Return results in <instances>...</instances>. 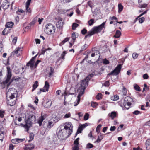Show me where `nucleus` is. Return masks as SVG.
<instances>
[{
  "label": "nucleus",
  "instance_id": "nucleus-1",
  "mask_svg": "<svg viewBox=\"0 0 150 150\" xmlns=\"http://www.w3.org/2000/svg\"><path fill=\"white\" fill-rule=\"evenodd\" d=\"M92 75H90L87 76L84 80H82L81 82L80 86L79 88L78 89L79 91L80 90V91L79 92L78 95L77 96V104L74 105V106H76L79 103L80 99V97L83 94L86 88V86L87 85L89 80L91 78Z\"/></svg>",
  "mask_w": 150,
  "mask_h": 150
},
{
  "label": "nucleus",
  "instance_id": "nucleus-2",
  "mask_svg": "<svg viewBox=\"0 0 150 150\" xmlns=\"http://www.w3.org/2000/svg\"><path fill=\"white\" fill-rule=\"evenodd\" d=\"M7 77L6 78V79L1 84L4 86L2 87L3 88H4L5 86H6V88L8 89L9 86L13 80H14L16 81H18L20 78H13L10 80V81L11 76V73L10 68L9 67H7Z\"/></svg>",
  "mask_w": 150,
  "mask_h": 150
},
{
  "label": "nucleus",
  "instance_id": "nucleus-3",
  "mask_svg": "<svg viewBox=\"0 0 150 150\" xmlns=\"http://www.w3.org/2000/svg\"><path fill=\"white\" fill-rule=\"evenodd\" d=\"M106 21L103 22V23L98 26L95 27L93 28L91 31L87 33V34L85 36V38L90 37L95 33H97L100 32L103 28H105V25Z\"/></svg>",
  "mask_w": 150,
  "mask_h": 150
},
{
  "label": "nucleus",
  "instance_id": "nucleus-4",
  "mask_svg": "<svg viewBox=\"0 0 150 150\" xmlns=\"http://www.w3.org/2000/svg\"><path fill=\"white\" fill-rule=\"evenodd\" d=\"M46 28L45 29V31L46 33L49 35L52 33V31L54 33L55 32V27L51 24H48L45 26Z\"/></svg>",
  "mask_w": 150,
  "mask_h": 150
},
{
  "label": "nucleus",
  "instance_id": "nucleus-5",
  "mask_svg": "<svg viewBox=\"0 0 150 150\" xmlns=\"http://www.w3.org/2000/svg\"><path fill=\"white\" fill-rule=\"evenodd\" d=\"M133 101V99L129 96H127L125 98L123 105L127 109L129 108V107H127L126 106H130L131 105V103Z\"/></svg>",
  "mask_w": 150,
  "mask_h": 150
},
{
  "label": "nucleus",
  "instance_id": "nucleus-6",
  "mask_svg": "<svg viewBox=\"0 0 150 150\" xmlns=\"http://www.w3.org/2000/svg\"><path fill=\"white\" fill-rule=\"evenodd\" d=\"M122 68V65L121 64H119L110 73H109L108 75H108H117L119 73L120 71V70Z\"/></svg>",
  "mask_w": 150,
  "mask_h": 150
},
{
  "label": "nucleus",
  "instance_id": "nucleus-7",
  "mask_svg": "<svg viewBox=\"0 0 150 150\" xmlns=\"http://www.w3.org/2000/svg\"><path fill=\"white\" fill-rule=\"evenodd\" d=\"M72 128L71 124L70 123H66L64 127V130H66V132H67L69 135H70L72 132Z\"/></svg>",
  "mask_w": 150,
  "mask_h": 150
},
{
  "label": "nucleus",
  "instance_id": "nucleus-8",
  "mask_svg": "<svg viewBox=\"0 0 150 150\" xmlns=\"http://www.w3.org/2000/svg\"><path fill=\"white\" fill-rule=\"evenodd\" d=\"M16 91L14 88H9L7 92V94L8 95H10V98H15L14 93Z\"/></svg>",
  "mask_w": 150,
  "mask_h": 150
},
{
  "label": "nucleus",
  "instance_id": "nucleus-9",
  "mask_svg": "<svg viewBox=\"0 0 150 150\" xmlns=\"http://www.w3.org/2000/svg\"><path fill=\"white\" fill-rule=\"evenodd\" d=\"M25 124L23 126L26 129V131H28L29 130V128L32 126V124L33 123L31 122L30 120L28 118L25 121Z\"/></svg>",
  "mask_w": 150,
  "mask_h": 150
},
{
  "label": "nucleus",
  "instance_id": "nucleus-10",
  "mask_svg": "<svg viewBox=\"0 0 150 150\" xmlns=\"http://www.w3.org/2000/svg\"><path fill=\"white\" fill-rule=\"evenodd\" d=\"M37 55H36L34 57L32 58L30 61L27 64V66H30L31 68H33L34 66V64L35 62V59Z\"/></svg>",
  "mask_w": 150,
  "mask_h": 150
},
{
  "label": "nucleus",
  "instance_id": "nucleus-11",
  "mask_svg": "<svg viewBox=\"0 0 150 150\" xmlns=\"http://www.w3.org/2000/svg\"><path fill=\"white\" fill-rule=\"evenodd\" d=\"M37 55H36L34 57L32 58L30 61L27 64V66H30L31 68H33L34 66V64L35 62V59Z\"/></svg>",
  "mask_w": 150,
  "mask_h": 150
},
{
  "label": "nucleus",
  "instance_id": "nucleus-12",
  "mask_svg": "<svg viewBox=\"0 0 150 150\" xmlns=\"http://www.w3.org/2000/svg\"><path fill=\"white\" fill-rule=\"evenodd\" d=\"M49 87V85L47 81H45V84L43 88H41L40 89V91L45 92L46 91H47Z\"/></svg>",
  "mask_w": 150,
  "mask_h": 150
},
{
  "label": "nucleus",
  "instance_id": "nucleus-13",
  "mask_svg": "<svg viewBox=\"0 0 150 150\" xmlns=\"http://www.w3.org/2000/svg\"><path fill=\"white\" fill-rule=\"evenodd\" d=\"M63 24L64 23L62 21V18H61L60 19L57 23L56 26L57 28L60 29L62 28Z\"/></svg>",
  "mask_w": 150,
  "mask_h": 150
},
{
  "label": "nucleus",
  "instance_id": "nucleus-14",
  "mask_svg": "<svg viewBox=\"0 0 150 150\" xmlns=\"http://www.w3.org/2000/svg\"><path fill=\"white\" fill-rule=\"evenodd\" d=\"M25 139H12L11 142L12 143L14 144H17L24 141Z\"/></svg>",
  "mask_w": 150,
  "mask_h": 150
},
{
  "label": "nucleus",
  "instance_id": "nucleus-15",
  "mask_svg": "<svg viewBox=\"0 0 150 150\" xmlns=\"http://www.w3.org/2000/svg\"><path fill=\"white\" fill-rule=\"evenodd\" d=\"M31 0H27V1L26 3L25 7L26 8V10L27 12L30 13L31 12L30 9L29 7V6L30 4Z\"/></svg>",
  "mask_w": 150,
  "mask_h": 150
},
{
  "label": "nucleus",
  "instance_id": "nucleus-16",
  "mask_svg": "<svg viewBox=\"0 0 150 150\" xmlns=\"http://www.w3.org/2000/svg\"><path fill=\"white\" fill-rule=\"evenodd\" d=\"M14 98H10L9 100H8L7 103L8 105L11 106L14 105L16 103V101L15 100H13V99Z\"/></svg>",
  "mask_w": 150,
  "mask_h": 150
},
{
  "label": "nucleus",
  "instance_id": "nucleus-17",
  "mask_svg": "<svg viewBox=\"0 0 150 150\" xmlns=\"http://www.w3.org/2000/svg\"><path fill=\"white\" fill-rule=\"evenodd\" d=\"M34 147V145L33 144H30L24 147V149L25 150H32Z\"/></svg>",
  "mask_w": 150,
  "mask_h": 150
},
{
  "label": "nucleus",
  "instance_id": "nucleus-18",
  "mask_svg": "<svg viewBox=\"0 0 150 150\" xmlns=\"http://www.w3.org/2000/svg\"><path fill=\"white\" fill-rule=\"evenodd\" d=\"M10 5L9 3L8 2V1H5V2L3 3L2 5V6L3 7V8L5 9H7Z\"/></svg>",
  "mask_w": 150,
  "mask_h": 150
},
{
  "label": "nucleus",
  "instance_id": "nucleus-19",
  "mask_svg": "<svg viewBox=\"0 0 150 150\" xmlns=\"http://www.w3.org/2000/svg\"><path fill=\"white\" fill-rule=\"evenodd\" d=\"M20 49V48L19 47L16 48L15 50L11 53V56H14L15 54H16L18 57L19 55V54H18V52L19 51Z\"/></svg>",
  "mask_w": 150,
  "mask_h": 150
},
{
  "label": "nucleus",
  "instance_id": "nucleus-20",
  "mask_svg": "<svg viewBox=\"0 0 150 150\" xmlns=\"http://www.w3.org/2000/svg\"><path fill=\"white\" fill-rule=\"evenodd\" d=\"M28 119L30 120L31 122H32L33 123H34L35 120V116L32 114L28 116Z\"/></svg>",
  "mask_w": 150,
  "mask_h": 150
},
{
  "label": "nucleus",
  "instance_id": "nucleus-21",
  "mask_svg": "<svg viewBox=\"0 0 150 150\" xmlns=\"http://www.w3.org/2000/svg\"><path fill=\"white\" fill-rule=\"evenodd\" d=\"M121 33L120 31L118 30H117L115 34L114 35V37L116 38H118L121 36Z\"/></svg>",
  "mask_w": 150,
  "mask_h": 150
},
{
  "label": "nucleus",
  "instance_id": "nucleus-22",
  "mask_svg": "<svg viewBox=\"0 0 150 150\" xmlns=\"http://www.w3.org/2000/svg\"><path fill=\"white\" fill-rule=\"evenodd\" d=\"M146 145L147 149H150V139H149L147 140L146 143Z\"/></svg>",
  "mask_w": 150,
  "mask_h": 150
},
{
  "label": "nucleus",
  "instance_id": "nucleus-23",
  "mask_svg": "<svg viewBox=\"0 0 150 150\" xmlns=\"http://www.w3.org/2000/svg\"><path fill=\"white\" fill-rule=\"evenodd\" d=\"M108 115L112 119H113L116 116V113L115 111H113L111 112L110 115L109 114Z\"/></svg>",
  "mask_w": 150,
  "mask_h": 150
},
{
  "label": "nucleus",
  "instance_id": "nucleus-24",
  "mask_svg": "<svg viewBox=\"0 0 150 150\" xmlns=\"http://www.w3.org/2000/svg\"><path fill=\"white\" fill-rule=\"evenodd\" d=\"M52 102L50 100L46 102L45 104V107L46 108H48L50 107L51 105Z\"/></svg>",
  "mask_w": 150,
  "mask_h": 150
},
{
  "label": "nucleus",
  "instance_id": "nucleus-25",
  "mask_svg": "<svg viewBox=\"0 0 150 150\" xmlns=\"http://www.w3.org/2000/svg\"><path fill=\"white\" fill-rule=\"evenodd\" d=\"M44 119L43 116H41L39 118L38 121V123L39 124V126H41L42 125V122Z\"/></svg>",
  "mask_w": 150,
  "mask_h": 150
},
{
  "label": "nucleus",
  "instance_id": "nucleus-26",
  "mask_svg": "<svg viewBox=\"0 0 150 150\" xmlns=\"http://www.w3.org/2000/svg\"><path fill=\"white\" fill-rule=\"evenodd\" d=\"M38 81H35V83L34 84L33 86V89L32 91H33L38 86Z\"/></svg>",
  "mask_w": 150,
  "mask_h": 150
},
{
  "label": "nucleus",
  "instance_id": "nucleus-27",
  "mask_svg": "<svg viewBox=\"0 0 150 150\" xmlns=\"http://www.w3.org/2000/svg\"><path fill=\"white\" fill-rule=\"evenodd\" d=\"M13 24L11 22H8L6 23L5 26L7 28H11L13 26Z\"/></svg>",
  "mask_w": 150,
  "mask_h": 150
},
{
  "label": "nucleus",
  "instance_id": "nucleus-28",
  "mask_svg": "<svg viewBox=\"0 0 150 150\" xmlns=\"http://www.w3.org/2000/svg\"><path fill=\"white\" fill-rule=\"evenodd\" d=\"M51 50V49L50 48H45L44 47H43V48L42 49V52L40 54H44L46 51L47 50Z\"/></svg>",
  "mask_w": 150,
  "mask_h": 150
},
{
  "label": "nucleus",
  "instance_id": "nucleus-29",
  "mask_svg": "<svg viewBox=\"0 0 150 150\" xmlns=\"http://www.w3.org/2000/svg\"><path fill=\"white\" fill-rule=\"evenodd\" d=\"M118 11L119 13H120L123 10V6L121 4H119L118 5Z\"/></svg>",
  "mask_w": 150,
  "mask_h": 150
},
{
  "label": "nucleus",
  "instance_id": "nucleus-30",
  "mask_svg": "<svg viewBox=\"0 0 150 150\" xmlns=\"http://www.w3.org/2000/svg\"><path fill=\"white\" fill-rule=\"evenodd\" d=\"M6 27L4 29L3 31L2 32V34L3 35H5L8 33V29Z\"/></svg>",
  "mask_w": 150,
  "mask_h": 150
},
{
  "label": "nucleus",
  "instance_id": "nucleus-31",
  "mask_svg": "<svg viewBox=\"0 0 150 150\" xmlns=\"http://www.w3.org/2000/svg\"><path fill=\"white\" fill-rule=\"evenodd\" d=\"M50 71L49 72V76H51L54 73V69L52 67H50Z\"/></svg>",
  "mask_w": 150,
  "mask_h": 150
},
{
  "label": "nucleus",
  "instance_id": "nucleus-32",
  "mask_svg": "<svg viewBox=\"0 0 150 150\" xmlns=\"http://www.w3.org/2000/svg\"><path fill=\"white\" fill-rule=\"evenodd\" d=\"M4 132L0 131V140L3 141L4 138Z\"/></svg>",
  "mask_w": 150,
  "mask_h": 150
},
{
  "label": "nucleus",
  "instance_id": "nucleus-33",
  "mask_svg": "<svg viewBox=\"0 0 150 150\" xmlns=\"http://www.w3.org/2000/svg\"><path fill=\"white\" fill-rule=\"evenodd\" d=\"M79 138H77L74 142V144L75 146H78L79 145Z\"/></svg>",
  "mask_w": 150,
  "mask_h": 150
},
{
  "label": "nucleus",
  "instance_id": "nucleus-34",
  "mask_svg": "<svg viewBox=\"0 0 150 150\" xmlns=\"http://www.w3.org/2000/svg\"><path fill=\"white\" fill-rule=\"evenodd\" d=\"M82 130H83V129L82 128H81V127H80V126L79 127L78 130H77V132L76 133V134L75 137H76V136H77V135L78 134L80 133H81V131Z\"/></svg>",
  "mask_w": 150,
  "mask_h": 150
},
{
  "label": "nucleus",
  "instance_id": "nucleus-35",
  "mask_svg": "<svg viewBox=\"0 0 150 150\" xmlns=\"http://www.w3.org/2000/svg\"><path fill=\"white\" fill-rule=\"evenodd\" d=\"M134 89L138 91H140V88L139 87V86L136 84H134Z\"/></svg>",
  "mask_w": 150,
  "mask_h": 150
},
{
  "label": "nucleus",
  "instance_id": "nucleus-36",
  "mask_svg": "<svg viewBox=\"0 0 150 150\" xmlns=\"http://www.w3.org/2000/svg\"><path fill=\"white\" fill-rule=\"evenodd\" d=\"M53 125L54 124L53 122H49L47 125V127L48 128L50 129L51 127L53 126Z\"/></svg>",
  "mask_w": 150,
  "mask_h": 150
},
{
  "label": "nucleus",
  "instance_id": "nucleus-37",
  "mask_svg": "<svg viewBox=\"0 0 150 150\" xmlns=\"http://www.w3.org/2000/svg\"><path fill=\"white\" fill-rule=\"evenodd\" d=\"M93 145L92 144L88 143L87 145L86 146V149H89L93 148Z\"/></svg>",
  "mask_w": 150,
  "mask_h": 150
},
{
  "label": "nucleus",
  "instance_id": "nucleus-38",
  "mask_svg": "<svg viewBox=\"0 0 150 150\" xmlns=\"http://www.w3.org/2000/svg\"><path fill=\"white\" fill-rule=\"evenodd\" d=\"M4 110H0V117L1 118H3L4 117Z\"/></svg>",
  "mask_w": 150,
  "mask_h": 150
},
{
  "label": "nucleus",
  "instance_id": "nucleus-39",
  "mask_svg": "<svg viewBox=\"0 0 150 150\" xmlns=\"http://www.w3.org/2000/svg\"><path fill=\"white\" fill-rule=\"evenodd\" d=\"M79 26V25L76 23H74L72 25V29L75 30L76 28Z\"/></svg>",
  "mask_w": 150,
  "mask_h": 150
},
{
  "label": "nucleus",
  "instance_id": "nucleus-40",
  "mask_svg": "<svg viewBox=\"0 0 150 150\" xmlns=\"http://www.w3.org/2000/svg\"><path fill=\"white\" fill-rule=\"evenodd\" d=\"M76 38V35L75 34V33H73L72 35V40H73V42H74Z\"/></svg>",
  "mask_w": 150,
  "mask_h": 150
},
{
  "label": "nucleus",
  "instance_id": "nucleus-41",
  "mask_svg": "<svg viewBox=\"0 0 150 150\" xmlns=\"http://www.w3.org/2000/svg\"><path fill=\"white\" fill-rule=\"evenodd\" d=\"M98 105V103L96 102H92L91 103V105L93 108L96 107Z\"/></svg>",
  "mask_w": 150,
  "mask_h": 150
},
{
  "label": "nucleus",
  "instance_id": "nucleus-42",
  "mask_svg": "<svg viewBox=\"0 0 150 150\" xmlns=\"http://www.w3.org/2000/svg\"><path fill=\"white\" fill-rule=\"evenodd\" d=\"M102 125L101 124L99 125L96 128V131L98 133H99L100 132V129Z\"/></svg>",
  "mask_w": 150,
  "mask_h": 150
},
{
  "label": "nucleus",
  "instance_id": "nucleus-43",
  "mask_svg": "<svg viewBox=\"0 0 150 150\" xmlns=\"http://www.w3.org/2000/svg\"><path fill=\"white\" fill-rule=\"evenodd\" d=\"M138 56V54L136 53H134L132 54V57L133 58L135 59H137Z\"/></svg>",
  "mask_w": 150,
  "mask_h": 150
},
{
  "label": "nucleus",
  "instance_id": "nucleus-44",
  "mask_svg": "<svg viewBox=\"0 0 150 150\" xmlns=\"http://www.w3.org/2000/svg\"><path fill=\"white\" fill-rule=\"evenodd\" d=\"M94 23V19H91L88 21L89 25L90 26L92 25Z\"/></svg>",
  "mask_w": 150,
  "mask_h": 150
},
{
  "label": "nucleus",
  "instance_id": "nucleus-45",
  "mask_svg": "<svg viewBox=\"0 0 150 150\" xmlns=\"http://www.w3.org/2000/svg\"><path fill=\"white\" fill-rule=\"evenodd\" d=\"M144 18L143 17L139 19V23H142L144 21Z\"/></svg>",
  "mask_w": 150,
  "mask_h": 150
},
{
  "label": "nucleus",
  "instance_id": "nucleus-46",
  "mask_svg": "<svg viewBox=\"0 0 150 150\" xmlns=\"http://www.w3.org/2000/svg\"><path fill=\"white\" fill-rule=\"evenodd\" d=\"M96 98L98 100L102 98V95L100 93H98L96 96Z\"/></svg>",
  "mask_w": 150,
  "mask_h": 150
},
{
  "label": "nucleus",
  "instance_id": "nucleus-47",
  "mask_svg": "<svg viewBox=\"0 0 150 150\" xmlns=\"http://www.w3.org/2000/svg\"><path fill=\"white\" fill-rule=\"evenodd\" d=\"M122 93L123 94V95L124 96L126 95L127 93V91L126 89L125 88H123V89L122 91Z\"/></svg>",
  "mask_w": 150,
  "mask_h": 150
},
{
  "label": "nucleus",
  "instance_id": "nucleus-48",
  "mask_svg": "<svg viewBox=\"0 0 150 150\" xmlns=\"http://www.w3.org/2000/svg\"><path fill=\"white\" fill-rule=\"evenodd\" d=\"M33 136L34 135L33 133H31L30 134V140H28V142H30L32 140H33Z\"/></svg>",
  "mask_w": 150,
  "mask_h": 150
},
{
  "label": "nucleus",
  "instance_id": "nucleus-49",
  "mask_svg": "<svg viewBox=\"0 0 150 150\" xmlns=\"http://www.w3.org/2000/svg\"><path fill=\"white\" fill-rule=\"evenodd\" d=\"M89 115L88 113H86L84 116V120H87L89 118Z\"/></svg>",
  "mask_w": 150,
  "mask_h": 150
},
{
  "label": "nucleus",
  "instance_id": "nucleus-50",
  "mask_svg": "<svg viewBox=\"0 0 150 150\" xmlns=\"http://www.w3.org/2000/svg\"><path fill=\"white\" fill-rule=\"evenodd\" d=\"M69 38H65L64 40L62 42V43H61V44H63L65 43L68 41L69 40Z\"/></svg>",
  "mask_w": 150,
  "mask_h": 150
},
{
  "label": "nucleus",
  "instance_id": "nucleus-51",
  "mask_svg": "<svg viewBox=\"0 0 150 150\" xmlns=\"http://www.w3.org/2000/svg\"><path fill=\"white\" fill-rule=\"evenodd\" d=\"M67 53L66 52V51H64L63 52V53L61 55V57L62 59H64V56H65V54Z\"/></svg>",
  "mask_w": 150,
  "mask_h": 150
},
{
  "label": "nucleus",
  "instance_id": "nucleus-52",
  "mask_svg": "<svg viewBox=\"0 0 150 150\" xmlns=\"http://www.w3.org/2000/svg\"><path fill=\"white\" fill-rule=\"evenodd\" d=\"M16 119L18 120V121L19 122H21L22 120V117H19V116L18 115L16 116Z\"/></svg>",
  "mask_w": 150,
  "mask_h": 150
},
{
  "label": "nucleus",
  "instance_id": "nucleus-53",
  "mask_svg": "<svg viewBox=\"0 0 150 150\" xmlns=\"http://www.w3.org/2000/svg\"><path fill=\"white\" fill-rule=\"evenodd\" d=\"M103 137H102L101 138H100L99 136H98V139H97V140L95 142H97L99 143V142H100V141H101V140L103 139Z\"/></svg>",
  "mask_w": 150,
  "mask_h": 150
},
{
  "label": "nucleus",
  "instance_id": "nucleus-54",
  "mask_svg": "<svg viewBox=\"0 0 150 150\" xmlns=\"http://www.w3.org/2000/svg\"><path fill=\"white\" fill-rule=\"evenodd\" d=\"M119 99V96L117 95H115L114 96V98L113 99L114 101H116Z\"/></svg>",
  "mask_w": 150,
  "mask_h": 150
},
{
  "label": "nucleus",
  "instance_id": "nucleus-55",
  "mask_svg": "<svg viewBox=\"0 0 150 150\" xmlns=\"http://www.w3.org/2000/svg\"><path fill=\"white\" fill-rule=\"evenodd\" d=\"M87 47L88 45H87L85 44L82 47L81 50H85Z\"/></svg>",
  "mask_w": 150,
  "mask_h": 150
},
{
  "label": "nucleus",
  "instance_id": "nucleus-56",
  "mask_svg": "<svg viewBox=\"0 0 150 150\" xmlns=\"http://www.w3.org/2000/svg\"><path fill=\"white\" fill-rule=\"evenodd\" d=\"M103 63L104 64H107L109 63V62L108 60L105 59L103 60Z\"/></svg>",
  "mask_w": 150,
  "mask_h": 150
},
{
  "label": "nucleus",
  "instance_id": "nucleus-57",
  "mask_svg": "<svg viewBox=\"0 0 150 150\" xmlns=\"http://www.w3.org/2000/svg\"><path fill=\"white\" fill-rule=\"evenodd\" d=\"M116 128L115 126H111L110 129V130L112 131H113L115 130Z\"/></svg>",
  "mask_w": 150,
  "mask_h": 150
},
{
  "label": "nucleus",
  "instance_id": "nucleus-58",
  "mask_svg": "<svg viewBox=\"0 0 150 150\" xmlns=\"http://www.w3.org/2000/svg\"><path fill=\"white\" fill-rule=\"evenodd\" d=\"M88 123H86L85 124L82 125L81 126H80V127H81V128L83 129V128H85L86 126L88 125Z\"/></svg>",
  "mask_w": 150,
  "mask_h": 150
},
{
  "label": "nucleus",
  "instance_id": "nucleus-59",
  "mask_svg": "<svg viewBox=\"0 0 150 150\" xmlns=\"http://www.w3.org/2000/svg\"><path fill=\"white\" fill-rule=\"evenodd\" d=\"M140 113V112L138 110H136L133 112V114L134 115H137Z\"/></svg>",
  "mask_w": 150,
  "mask_h": 150
},
{
  "label": "nucleus",
  "instance_id": "nucleus-60",
  "mask_svg": "<svg viewBox=\"0 0 150 150\" xmlns=\"http://www.w3.org/2000/svg\"><path fill=\"white\" fill-rule=\"evenodd\" d=\"M17 39V38L16 37H14L12 40L14 44H15L16 42Z\"/></svg>",
  "mask_w": 150,
  "mask_h": 150
},
{
  "label": "nucleus",
  "instance_id": "nucleus-61",
  "mask_svg": "<svg viewBox=\"0 0 150 150\" xmlns=\"http://www.w3.org/2000/svg\"><path fill=\"white\" fill-rule=\"evenodd\" d=\"M87 32L86 30L85 29H83L81 30V33L83 35H84Z\"/></svg>",
  "mask_w": 150,
  "mask_h": 150
},
{
  "label": "nucleus",
  "instance_id": "nucleus-62",
  "mask_svg": "<svg viewBox=\"0 0 150 150\" xmlns=\"http://www.w3.org/2000/svg\"><path fill=\"white\" fill-rule=\"evenodd\" d=\"M109 81H106L104 84V85L106 87H108L109 86Z\"/></svg>",
  "mask_w": 150,
  "mask_h": 150
},
{
  "label": "nucleus",
  "instance_id": "nucleus-63",
  "mask_svg": "<svg viewBox=\"0 0 150 150\" xmlns=\"http://www.w3.org/2000/svg\"><path fill=\"white\" fill-rule=\"evenodd\" d=\"M13 146L12 144H11L9 146V150H13Z\"/></svg>",
  "mask_w": 150,
  "mask_h": 150
},
{
  "label": "nucleus",
  "instance_id": "nucleus-64",
  "mask_svg": "<svg viewBox=\"0 0 150 150\" xmlns=\"http://www.w3.org/2000/svg\"><path fill=\"white\" fill-rule=\"evenodd\" d=\"M143 77L144 79H147L148 78V76L146 74H144Z\"/></svg>",
  "mask_w": 150,
  "mask_h": 150
}]
</instances>
